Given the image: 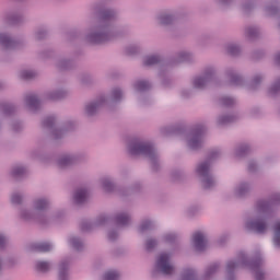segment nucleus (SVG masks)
Listing matches in <instances>:
<instances>
[{
	"label": "nucleus",
	"mask_w": 280,
	"mask_h": 280,
	"mask_svg": "<svg viewBox=\"0 0 280 280\" xmlns=\"http://www.w3.org/2000/svg\"><path fill=\"white\" fill-rule=\"evenodd\" d=\"M3 244H5V238L3 235H0V248L3 246Z\"/></svg>",
	"instance_id": "35"
},
{
	"label": "nucleus",
	"mask_w": 280,
	"mask_h": 280,
	"mask_svg": "<svg viewBox=\"0 0 280 280\" xmlns=\"http://www.w3.org/2000/svg\"><path fill=\"white\" fill-rule=\"evenodd\" d=\"M229 121H232V118L229 116L220 119V124H229Z\"/></svg>",
	"instance_id": "34"
},
{
	"label": "nucleus",
	"mask_w": 280,
	"mask_h": 280,
	"mask_svg": "<svg viewBox=\"0 0 280 280\" xmlns=\"http://www.w3.org/2000/svg\"><path fill=\"white\" fill-rule=\"evenodd\" d=\"M71 244L73 248H77V250H80V246H82V243H80V240L78 238H71Z\"/></svg>",
	"instance_id": "20"
},
{
	"label": "nucleus",
	"mask_w": 280,
	"mask_h": 280,
	"mask_svg": "<svg viewBox=\"0 0 280 280\" xmlns=\"http://www.w3.org/2000/svg\"><path fill=\"white\" fill-rule=\"evenodd\" d=\"M233 268H235V262H229L228 264V269L233 270Z\"/></svg>",
	"instance_id": "36"
},
{
	"label": "nucleus",
	"mask_w": 280,
	"mask_h": 280,
	"mask_svg": "<svg viewBox=\"0 0 280 280\" xmlns=\"http://www.w3.org/2000/svg\"><path fill=\"white\" fill-rule=\"evenodd\" d=\"M213 185V179H211V178H206L205 180H203V187H205V189H209V187H211Z\"/></svg>",
	"instance_id": "23"
},
{
	"label": "nucleus",
	"mask_w": 280,
	"mask_h": 280,
	"mask_svg": "<svg viewBox=\"0 0 280 280\" xmlns=\"http://www.w3.org/2000/svg\"><path fill=\"white\" fill-rule=\"evenodd\" d=\"M23 172H24L23 167L14 168L13 176H19V175L23 174Z\"/></svg>",
	"instance_id": "29"
},
{
	"label": "nucleus",
	"mask_w": 280,
	"mask_h": 280,
	"mask_svg": "<svg viewBox=\"0 0 280 280\" xmlns=\"http://www.w3.org/2000/svg\"><path fill=\"white\" fill-rule=\"evenodd\" d=\"M74 200H75L77 205H82V202H84V200H86V190H84V189L78 190L74 195Z\"/></svg>",
	"instance_id": "5"
},
{
	"label": "nucleus",
	"mask_w": 280,
	"mask_h": 280,
	"mask_svg": "<svg viewBox=\"0 0 280 280\" xmlns=\"http://www.w3.org/2000/svg\"><path fill=\"white\" fill-rule=\"evenodd\" d=\"M198 174H200L201 176H206V174H208L209 172V163H203L200 164L197 168Z\"/></svg>",
	"instance_id": "11"
},
{
	"label": "nucleus",
	"mask_w": 280,
	"mask_h": 280,
	"mask_svg": "<svg viewBox=\"0 0 280 280\" xmlns=\"http://www.w3.org/2000/svg\"><path fill=\"white\" fill-rule=\"evenodd\" d=\"M50 122H51V118H48L47 120H45L46 126H47L48 124H50Z\"/></svg>",
	"instance_id": "39"
},
{
	"label": "nucleus",
	"mask_w": 280,
	"mask_h": 280,
	"mask_svg": "<svg viewBox=\"0 0 280 280\" xmlns=\"http://www.w3.org/2000/svg\"><path fill=\"white\" fill-rule=\"evenodd\" d=\"M119 279V273L117 271H107L104 276V280H117Z\"/></svg>",
	"instance_id": "12"
},
{
	"label": "nucleus",
	"mask_w": 280,
	"mask_h": 280,
	"mask_svg": "<svg viewBox=\"0 0 280 280\" xmlns=\"http://www.w3.org/2000/svg\"><path fill=\"white\" fill-rule=\"evenodd\" d=\"M48 202L45 199H39L35 202V209H38L39 211L43 209H46Z\"/></svg>",
	"instance_id": "13"
},
{
	"label": "nucleus",
	"mask_w": 280,
	"mask_h": 280,
	"mask_svg": "<svg viewBox=\"0 0 280 280\" xmlns=\"http://www.w3.org/2000/svg\"><path fill=\"white\" fill-rule=\"evenodd\" d=\"M36 269L39 270V272H47V270H49V262L37 261Z\"/></svg>",
	"instance_id": "9"
},
{
	"label": "nucleus",
	"mask_w": 280,
	"mask_h": 280,
	"mask_svg": "<svg viewBox=\"0 0 280 280\" xmlns=\"http://www.w3.org/2000/svg\"><path fill=\"white\" fill-rule=\"evenodd\" d=\"M165 19H167L168 21H171V16L170 15H167L166 18H162V23H167V21H165Z\"/></svg>",
	"instance_id": "37"
},
{
	"label": "nucleus",
	"mask_w": 280,
	"mask_h": 280,
	"mask_svg": "<svg viewBox=\"0 0 280 280\" xmlns=\"http://www.w3.org/2000/svg\"><path fill=\"white\" fill-rule=\"evenodd\" d=\"M247 229H252L253 231H256V233H264V231H266V223L261 220L248 222Z\"/></svg>",
	"instance_id": "4"
},
{
	"label": "nucleus",
	"mask_w": 280,
	"mask_h": 280,
	"mask_svg": "<svg viewBox=\"0 0 280 280\" xmlns=\"http://www.w3.org/2000/svg\"><path fill=\"white\" fill-rule=\"evenodd\" d=\"M277 63L280 65V54L276 57Z\"/></svg>",
	"instance_id": "38"
},
{
	"label": "nucleus",
	"mask_w": 280,
	"mask_h": 280,
	"mask_svg": "<svg viewBox=\"0 0 280 280\" xmlns=\"http://www.w3.org/2000/svg\"><path fill=\"white\" fill-rule=\"evenodd\" d=\"M273 244L275 246L280 247V221L275 225Z\"/></svg>",
	"instance_id": "6"
},
{
	"label": "nucleus",
	"mask_w": 280,
	"mask_h": 280,
	"mask_svg": "<svg viewBox=\"0 0 280 280\" xmlns=\"http://www.w3.org/2000/svg\"><path fill=\"white\" fill-rule=\"evenodd\" d=\"M131 154H143L148 159H150L151 163H154L156 159V151H154V147L150 143H133L130 147Z\"/></svg>",
	"instance_id": "1"
},
{
	"label": "nucleus",
	"mask_w": 280,
	"mask_h": 280,
	"mask_svg": "<svg viewBox=\"0 0 280 280\" xmlns=\"http://www.w3.org/2000/svg\"><path fill=\"white\" fill-rule=\"evenodd\" d=\"M194 279V270L188 269L184 273V280H192Z\"/></svg>",
	"instance_id": "19"
},
{
	"label": "nucleus",
	"mask_w": 280,
	"mask_h": 280,
	"mask_svg": "<svg viewBox=\"0 0 280 280\" xmlns=\"http://www.w3.org/2000/svg\"><path fill=\"white\" fill-rule=\"evenodd\" d=\"M21 78L23 80H31V78H34V72L33 71H23V72H21Z\"/></svg>",
	"instance_id": "18"
},
{
	"label": "nucleus",
	"mask_w": 280,
	"mask_h": 280,
	"mask_svg": "<svg viewBox=\"0 0 280 280\" xmlns=\"http://www.w3.org/2000/svg\"><path fill=\"white\" fill-rule=\"evenodd\" d=\"M114 97H115V100H119L121 97V91L120 90H115L114 91Z\"/></svg>",
	"instance_id": "33"
},
{
	"label": "nucleus",
	"mask_w": 280,
	"mask_h": 280,
	"mask_svg": "<svg viewBox=\"0 0 280 280\" xmlns=\"http://www.w3.org/2000/svg\"><path fill=\"white\" fill-rule=\"evenodd\" d=\"M192 242L197 250H205V248H207V238L205 237V234L200 232L194 234Z\"/></svg>",
	"instance_id": "3"
},
{
	"label": "nucleus",
	"mask_w": 280,
	"mask_h": 280,
	"mask_svg": "<svg viewBox=\"0 0 280 280\" xmlns=\"http://www.w3.org/2000/svg\"><path fill=\"white\" fill-rule=\"evenodd\" d=\"M59 280H65V264L60 265Z\"/></svg>",
	"instance_id": "27"
},
{
	"label": "nucleus",
	"mask_w": 280,
	"mask_h": 280,
	"mask_svg": "<svg viewBox=\"0 0 280 280\" xmlns=\"http://www.w3.org/2000/svg\"><path fill=\"white\" fill-rule=\"evenodd\" d=\"M223 104L224 106H231L233 104V98L231 97L223 98Z\"/></svg>",
	"instance_id": "28"
},
{
	"label": "nucleus",
	"mask_w": 280,
	"mask_h": 280,
	"mask_svg": "<svg viewBox=\"0 0 280 280\" xmlns=\"http://www.w3.org/2000/svg\"><path fill=\"white\" fill-rule=\"evenodd\" d=\"M206 82H207V79L197 78V79H195L194 84H195L196 89H202V86H205Z\"/></svg>",
	"instance_id": "15"
},
{
	"label": "nucleus",
	"mask_w": 280,
	"mask_h": 280,
	"mask_svg": "<svg viewBox=\"0 0 280 280\" xmlns=\"http://www.w3.org/2000/svg\"><path fill=\"white\" fill-rule=\"evenodd\" d=\"M27 102L30 104V106H35V104H38V98H36V96L32 95L27 97Z\"/></svg>",
	"instance_id": "21"
},
{
	"label": "nucleus",
	"mask_w": 280,
	"mask_h": 280,
	"mask_svg": "<svg viewBox=\"0 0 280 280\" xmlns=\"http://www.w3.org/2000/svg\"><path fill=\"white\" fill-rule=\"evenodd\" d=\"M151 225L152 223L150 221H145L141 224L140 231H147V229H150Z\"/></svg>",
	"instance_id": "26"
},
{
	"label": "nucleus",
	"mask_w": 280,
	"mask_h": 280,
	"mask_svg": "<svg viewBox=\"0 0 280 280\" xmlns=\"http://www.w3.org/2000/svg\"><path fill=\"white\" fill-rule=\"evenodd\" d=\"M96 109H97V103H92L86 106L88 115H93V113H95Z\"/></svg>",
	"instance_id": "17"
},
{
	"label": "nucleus",
	"mask_w": 280,
	"mask_h": 280,
	"mask_svg": "<svg viewBox=\"0 0 280 280\" xmlns=\"http://www.w3.org/2000/svg\"><path fill=\"white\" fill-rule=\"evenodd\" d=\"M260 209H266V203H260Z\"/></svg>",
	"instance_id": "40"
},
{
	"label": "nucleus",
	"mask_w": 280,
	"mask_h": 280,
	"mask_svg": "<svg viewBox=\"0 0 280 280\" xmlns=\"http://www.w3.org/2000/svg\"><path fill=\"white\" fill-rule=\"evenodd\" d=\"M159 56H149L144 59V66L150 67L152 65H156L159 62Z\"/></svg>",
	"instance_id": "8"
},
{
	"label": "nucleus",
	"mask_w": 280,
	"mask_h": 280,
	"mask_svg": "<svg viewBox=\"0 0 280 280\" xmlns=\"http://www.w3.org/2000/svg\"><path fill=\"white\" fill-rule=\"evenodd\" d=\"M253 269L256 275V280L264 279V273L259 270V265H257V264L253 265Z\"/></svg>",
	"instance_id": "16"
},
{
	"label": "nucleus",
	"mask_w": 280,
	"mask_h": 280,
	"mask_svg": "<svg viewBox=\"0 0 280 280\" xmlns=\"http://www.w3.org/2000/svg\"><path fill=\"white\" fill-rule=\"evenodd\" d=\"M22 198L20 197V195H13L11 198V201L13 202V205H20Z\"/></svg>",
	"instance_id": "25"
},
{
	"label": "nucleus",
	"mask_w": 280,
	"mask_h": 280,
	"mask_svg": "<svg viewBox=\"0 0 280 280\" xmlns=\"http://www.w3.org/2000/svg\"><path fill=\"white\" fill-rule=\"evenodd\" d=\"M136 86L138 91H145V89H150V83L148 81H139Z\"/></svg>",
	"instance_id": "14"
},
{
	"label": "nucleus",
	"mask_w": 280,
	"mask_h": 280,
	"mask_svg": "<svg viewBox=\"0 0 280 280\" xmlns=\"http://www.w3.org/2000/svg\"><path fill=\"white\" fill-rule=\"evenodd\" d=\"M35 249L38 250L39 253H49V250H51V244L40 243L35 246Z\"/></svg>",
	"instance_id": "7"
},
{
	"label": "nucleus",
	"mask_w": 280,
	"mask_h": 280,
	"mask_svg": "<svg viewBox=\"0 0 280 280\" xmlns=\"http://www.w3.org/2000/svg\"><path fill=\"white\" fill-rule=\"evenodd\" d=\"M198 145H200V141H198V140L190 141V148H192V150H196V148H198Z\"/></svg>",
	"instance_id": "30"
},
{
	"label": "nucleus",
	"mask_w": 280,
	"mask_h": 280,
	"mask_svg": "<svg viewBox=\"0 0 280 280\" xmlns=\"http://www.w3.org/2000/svg\"><path fill=\"white\" fill-rule=\"evenodd\" d=\"M69 163H71V159L70 158H63L59 161V165L60 167H63V165H69Z\"/></svg>",
	"instance_id": "24"
},
{
	"label": "nucleus",
	"mask_w": 280,
	"mask_h": 280,
	"mask_svg": "<svg viewBox=\"0 0 280 280\" xmlns=\"http://www.w3.org/2000/svg\"><path fill=\"white\" fill-rule=\"evenodd\" d=\"M117 224H120L121 226H125V224H128L130 222V218L128 214H120L116 218Z\"/></svg>",
	"instance_id": "10"
},
{
	"label": "nucleus",
	"mask_w": 280,
	"mask_h": 280,
	"mask_svg": "<svg viewBox=\"0 0 280 280\" xmlns=\"http://www.w3.org/2000/svg\"><path fill=\"white\" fill-rule=\"evenodd\" d=\"M156 268L160 269L162 275H172L174 272V267L170 264V255L161 254L156 261Z\"/></svg>",
	"instance_id": "2"
},
{
	"label": "nucleus",
	"mask_w": 280,
	"mask_h": 280,
	"mask_svg": "<svg viewBox=\"0 0 280 280\" xmlns=\"http://www.w3.org/2000/svg\"><path fill=\"white\" fill-rule=\"evenodd\" d=\"M231 54H235L233 50H231Z\"/></svg>",
	"instance_id": "41"
},
{
	"label": "nucleus",
	"mask_w": 280,
	"mask_h": 280,
	"mask_svg": "<svg viewBox=\"0 0 280 280\" xmlns=\"http://www.w3.org/2000/svg\"><path fill=\"white\" fill-rule=\"evenodd\" d=\"M0 40H1V43H3V44H5V43H8V44L12 43V40L10 39V37L3 36V35H0Z\"/></svg>",
	"instance_id": "31"
},
{
	"label": "nucleus",
	"mask_w": 280,
	"mask_h": 280,
	"mask_svg": "<svg viewBox=\"0 0 280 280\" xmlns=\"http://www.w3.org/2000/svg\"><path fill=\"white\" fill-rule=\"evenodd\" d=\"M156 246V241L154 240H149L147 241V250H152Z\"/></svg>",
	"instance_id": "22"
},
{
	"label": "nucleus",
	"mask_w": 280,
	"mask_h": 280,
	"mask_svg": "<svg viewBox=\"0 0 280 280\" xmlns=\"http://www.w3.org/2000/svg\"><path fill=\"white\" fill-rule=\"evenodd\" d=\"M105 38H106V35L104 34L96 35V43H102V40H104Z\"/></svg>",
	"instance_id": "32"
}]
</instances>
